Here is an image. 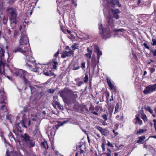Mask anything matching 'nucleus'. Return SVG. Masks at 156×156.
Wrapping results in <instances>:
<instances>
[{
    "mask_svg": "<svg viewBox=\"0 0 156 156\" xmlns=\"http://www.w3.org/2000/svg\"><path fill=\"white\" fill-rule=\"evenodd\" d=\"M28 39L25 33L22 34L20 36L19 41L20 46L13 51L15 52H19L25 55L27 61L26 65L29 67H33L35 62L34 58L31 56V52L29 46L27 44Z\"/></svg>",
    "mask_w": 156,
    "mask_h": 156,
    "instance_id": "nucleus-1",
    "label": "nucleus"
},
{
    "mask_svg": "<svg viewBox=\"0 0 156 156\" xmlns=\"http://www.w3.org/2000/svg\"><path fill=\"white\" fill-rule=\"evenodd\" d=\"M111 10L112 16L109 14L107 16L106 19L109 27H110L111 29H113L114 28V23L113 19V18L117 19H119L120 11L118 9H112Z\"/></svg>",
    "mask_w": 156,
    "mask_h": 156,
    "instance_id": "nucleus-2",
    "label": "nucleus"
},
{
    "mask_svg": "<svg viewBox=\"0 0 156 156\" xmlns=\"http://www.w3.org/2000/svg\"><path fill=\"white\" fill-rule=\"evenodd\" d=\"M9 13V19L11 23L16 24L17 23L16 20L17 13L15 9L12 8H9L8 10Z\"/></svg>",
    "mask_w": 156,
    "mask_h": 156,
    "instance_id": "nucleus-3",
    "label": "nucleus"
},
{
    "mask_svg": "<svg viewBox=\"0 0 156 156\" xmlns=\"http://www.w3.org/2000/svg\"><path fill=\"white\" fill-rule=\"evenodd\" d=\"M5 51L0 47V73L2 74L4 72L5 65L4 59Z\"/></svg>",
    "mask_w": 156,
    "mask_h": 156,
    "instance_id": "nucleus-4",
    "label": "nucleus"
},
{
    "mask_svg": "<svg viewBox=\"0 0 156 156\" xmlns=\"http://www.w3.org/2000/svg\"><path fill=\"white\" fill-rule=\"evenodd\" d=\"M21 139L22 142L24 144L25 143L27 146L31 147L34 146V142L29 140V137L27 134L25 133L23 135H21Z\"/></svg>",
    "mask_w": 156,
    "mask_h": 156,
    "instance_id": "nucleus-5",
    "label": "nucleus"
},
{
    "mask_svg": "<svg viewBox=\"0 0 156 156\" xmlns=\"http://www.w3.org/2000/svg\"><path fill=\"white\" fill-rule=\"evenodd\" d=\"M13 72L14 73V75L16 76H19L26 80L28 77V73L26 71L22 69H16L15 71Z\"/></svg>",
    "mask_w": 156,
    "mask_h": 156,
    "instance_id": "nucleus-6",
    "label": "nucleus"
},
{
    "mask_svg": "<svg viewBox=\"0 0 156 156\" xmlns=\"http://www.w3.org/2000/svg\"><path fill=\"white\" fill-rule=\"evenodd\" d=\"M3 91L0 92V107H1L0 111L2 112H6L7 110L6 105L4 101L5 97Z\"/></svg>",
    "mask_w": 156,
    "mask_h": 156,
    "instance_id": "nucleus-7",
    "label": "nucleus"
},
{
    "mask_svg": "<svg viewBox=\"0 0 156 156\" xmlns=\"http://www.w3.org/2000/svg\"><path fill=\"white\" fill-rule=\"evenodd\" d=\"M107 27L105 28V31L102 33L101 32L100 33L101 37L103 39H106L109 38L111 36V29L113 30V29H111L110 27H109V28L108 24L107 25Z\"/></svg>",
    "mask_w": 156,
    "mask_h": 156,
    "instance_id": "nucleus-8",
    "label": "nucleus"
},
{
    "mask_svg": "<svg viewBox=\"0 0 156 156\" xmlns=\"http://www.w3.org/2000/svg\"><path fill=\"white\" fill-rule=\"evenodd\" d=\"M155 91H156V84H151L146 87L143 92L144 94H151Z\"/></svg>",
    "mask_w": 156,
    "mask_h": 156,
    "instance_id": "nucleus-9",
    "label": "nucleus"
},
{
    "mask_svg": "<svg viewBox=\"0 0 156 156\" xmlns=\"http://www.w3.org/2000/svg\"><path fill=\"white\" fill-rule=\"evenodd\" d=\"M110 2H109L108 0H105L104 1V3H106L105 6L109 7L111 6L112 7L114 8L115 6V4L118 5V6L120 7L121 6V5L120 4L119 1L118 0H110Z\"/></svg>",
    "mask_w": 156,
    "mask_h": 156,
    "instance_id": "nucleus-10",
    "label": "nucleus"
},
{
    "mask_svg": "<svg viewBox=\"0 0 156 156\" xmlns=\"http://www.w3.org/2000/svg\"><path fill=\"white\" fill-rule=\"evenodd\" d=\"M89 109L92 113L96 115L97 116H98V113L99 110V107L98 106H96L94 107V105L91 104L89 108Z\"/></svg>",
    "mask_w": 156,
    "mask_h": 156,
    "instance_id": "nucleus-11",
    "label": "nucleus"
},
{
    "mask_svg": "<svg viewBox=\"0 0 156 156\" xmlns=\"http://www.w3.org/2000/svg\"><path fill=\"white\" fill-rule=\"evenodd\" d=\"M107 82L110 90H112L113 93L115 94L117 92V90L116 87L111 82V80L108 77L106 78Z\"/></svg>",
    "mask_w": 156,
    "mask_h": 156,
    "instance_id": "nucleus-12",
    "label": "nucleus"
},
{
    "mask_svg": "<svg viewBox=\"0 0 156 156\" xmlns=\"http://www.w3.org/2000/svg\"><path fill=\"white\" fill-rule=\"evenodd\" d=\"M73 50H69L68 51L66 50L63 51L62 53L61 57L65 58L67 56H71L73 54Z\"/></svg>",
    "mask_w": 156,
    "mask_h": 156,
    "instance_id": "nucleus-13",
    "label": "nucleus"
},
{
    "mask_svg": "<svg viewBox=\"0 0 156 156\" xmlns=\"http://www.w3.org/2000/svg\"><path fill=\"white\" fill-rule=\"evenodd\" d=\"M91 66L93 67V69H94L96 66V61L95 57L92 56L91 58Z\"/></svg>",
    "mask_w": 156,
    "mask_h": 156,
    "instance_id": "nucleus-14",
    "label": "nucleus"
},
{
    "mask_svg": "<svg viewBox=\"0 0 156 156\" xmlns=\"http://www.w3.org/2000/svg\"><path fill=\"white\" fill-rule=\"evenodd\" d=\"M44 72L45 75L47 76H49L51 74V69L47 67V70L46 69V68L44 69Z\"/></svg>",
    "mask_w": 156,
    "mask_h": 156,
    "instance_id": "nucleus-15",
    "label": "nucleus"
},
{
    "mask_svg": "<svg viewBox=\"0 0 156 156\" xmlns=\"http://www.w3.org/2000/svg\"><path fill=\"white\" fill-rule=\"evenodd\" d=\"M101 133L105 136H107L109 134V131L108 129H104Z\"/></svg>",
    "mask_w": 156,
    "mask_h": 156,
    "instance_id": "nucleus-16",
    "label": "nucleus"
},
{
    "mask_svg": "<svg viewBox=\"0 0 156 156\" xmlns=\"http://www.w3.org/2000/svg\"><path fill=\"white\" fill-rule=\"evenodd\" d=\"M86 150H82L81 149V151L78 152L76 153L75 156H82V154L85 153L86 151Z\"/></svg>",
    "mask_w": 156,
    "mask_h": 156,
    "instance_id": "nucleus-17",
    "label": "nucleus"
},
{
    "mask_svg": "<svg viewBox=\"0 0 156 156\" xmlns=\"http://www.w3.org/2000/svg\"><path fill=\"white\" fill-rule=\"evenodd\" d=\"M99 26V29L100 30V33L101 32V33H102L105 31V29L103 28L102 25L101 23H99L98 24Z\"/></svg>",
    "mask_w": 156,
    "mask_h": 156,
    "instance_id": "nucleus-18",
    "label": "nucleus"
},
{
    "mask_svg": "<svg viewBox=\"0 0 156 156\" xmlns=\"http://www.w3.org/2000/svg\"><path fill=\"white\" fill-rule=\"evenodd\" d=\"M41 146L43 147L45 149H48V145L46 141H45L41 143Z\"/></svg>",
    "mask_w": 156,
    "mask_h": 156,
    "instance_id": "nucleus-19",
    "label": "nucleus"
},
{
    "mask_svg": "<svg viewBox=\"0 0 156 156\" xmlns=\"http://www.w3.org/2000/svg\"><path fill=\"white\" fill-rule=\"evenodd\" d=\"M65 92L64 91H61L60 93V95L62 98L63 100L64 101H66V98L65 97Z\"/></svg>",
    "mask_w": 156,
    "mask_h": 156,
    "instance_id": "nucleus-20",
    "label": "nucleus"
},
{
    "mask_svg": "<svg viewBox=\"0 0 156 156\" xmlns=\"http://www.w3.org/2000/svg\"><path fill=\"white\" fill-rule=\"evenodd\" d=\"M146 129H139V131H137L136 133L137 135H140L143 133L144 132L146 131Z\"/></svg>",
    "mask_w": 156,
    "mask_h": 156,
    "instance_id": "nucleus-21",
    "label": "nucleus"
},
{
    "mask_svg": "<svg viewBox=\"0 0 156 156\" xmlns=\"http://www.w3.org/2000/svg\"><path fill=\"white\" fill-rule=\"evenodd\" d=\"M139 140H138L137 141V143H140L144 140L145 139V136H141L139 137Z\"/></svg>",
    "mask_w": 156,
    "mask_h": 156,
    "instance_id": "nucleus-22",
    "label": "nucleus"
},
{
    "mask_svg": "<svg viewBox=\"0 0 156 156\" xmlns=\"http://www.w3.org/2000/svg\"><path fill=\"white\" fill-rule=\"evenodd\" d=\"M39 64L36 65L35 66L36 69H34V68H32L31 69V70L33 71H34L35 72H37L39 70V69L40 68H37V67H38ZM39 65L40 66V65Z\"/></svg>",
    "mask_w": 156,
    "mask_h": 156,
    "instance_id": "nucleus-23",
    "label": "nucleus"
},
{
    "mask_svg": "<svg viewBox=\"0 0 156 156\" xmlns=\"http://www.w3.org/2000/svg\"><path fill=\"white\" fill-rule=\"evenodd\" d=\"M145 109L146 110L148 111L151 114H152L153 113L152 110L151 109L150 107L149 106H147L145 108Z\"/></svg>",
    "mask_w": 156,
    "mask_h": 156,
    "instance_id": "nucleus-24",
    "label": "nucleus"
},
{
    "mask_svg": "<svg viewBox=\"0 0 156 156\" xmlns=\"http://www.w3.org/2000/svg\"><path fill=\"white\" fill-rule=\"evenodd\" d=\"M53 105H57L58 108H61V105L58 102L56 101H54L53 103Z\"/></svg>",
    "mask_w": 156,
    "mask_h": 156,
    "instance_id": "nucleus-25",
    "label": "nucleus"
},
{
    "mask_svg": "<svg viewBox=\"0 0 156 156\" xmlns=\"http://www.w3.org/2000/svg\"><path fill=\"white\" fill-rule=\"evenodd\" d=\"M94 52L96 53L97 52L100 51V49L99 47L97 45H94Z\"/></svg>",
    "mask_w": 156,
    "mask_h": 156,
    "instance_id": "nucleus-26",
    "label": "nucleus"
},
{
    "mask_svg": "<svg viewBox=\"0 0 156 156\" xmlns=\"http://www.w3.org/2000/svg\"><path fill=\"white\" fill-rule=\"evenodd\" d=\"M123 31H125V30H124L123 29H114V30H113V31L115 32H119V31H121L122 32H123Z\"/></svg>",
    "mask_w": 156,
    "mask_h": 156,
    "instance_id": "nucleus-27",
    "label": "nucleus"
},
{
    "mask_svg": "<svg viewBox=\"0 0 156 156\" xmlns=\"http://www.w3.org/2000/svg\"><path fill=\"white\" fill-rule=\"evenodd\" d=\"M104 93L107 99L108 100L110 95L108 91H105L104 92Z\"/></svg>",
    "mask_w": 156,
    "mask_h": 156,
    "instance_id": "nucleus-28",
    "label": "nucleus"
},
{
    "mask_svg": "<svg viewBox=\"0 0 156 156\" xmlns=\"http://www.w3.org/2000/svg\"><path fill=\"white\" fill-rule=\"evenodd\" d=\"M119 103H117L116 104V106L115 107V111L114 112V114H115L117 111V110L119 108Z\"/></svg>",
    "mask_w": 156,
    "mask_h": 156,
    "instance_id": "nucleus-29",
    "label": "nucleus"
},
{
    "mask_svg": "<svg viewBox=\"0 0 156 156\" xmlns=\"http://www.w3.org/2000/svg\"><path fill=\"white\" fill-rule=\"evenodd\" d=\"M132 55L133 56V57L134 58L136 61H138V57H137V56H136V54L134 53V52H133L132 53Z\"/></svg>",
    "mask_w": 156,
    "mask_h": 156,
    "instance_id": "nucleus-30",
    "label": "nucleus"
},
{
    "mask_svg": "<svg viewBox=\"0 0 156 156\" xmlns=\"http://www.w3.org/2000/svg\"><path fill=\"white\" fill-rule=\"evenodd\" d=\"M90 153H91L92 156H96L97 155L96 152L95 151H93L91 150Z\"/></svg>",
    "mask_w": 156,
    "mask_h": 156,
    "instance_id": "nucleus-31",
    "label": "nucleus"
},
{
    "mask_svg": "<svg viewBox=\"0 0 156 156\" xmlns=\"http://www.w3.org/2000/svg\"><path fill=\"white\" fill-rule=\"evenodd\" d=\"M152 43H151V45L153 46L156 45V40L155 39L153 38L152 39Z\"/></svg>",
    "mask_w": 156,
    "mask_h": 156,
    "instance_id": "nucleus-32",
    "label": "nucleus"
},
{
    "mask_svg": "<svg viewBox=\"0 0 156 156\" xmlns=\"http://www.w3.org/2000/svg\"><path fill=\"white\" fill-rule=\"evenodd\" d=\"M58 64V62H54L53 63V68L54 69H56L57 66L56 65Z\"/></svg>",
    "mask_w": 156,
    "mask_h": 156,
    "instance_id": "nucleus-33",
    "label": "nucleus"
},
{
    "mask_svg": "<svg viewBox=\"0 0 156 156\" xmlns=\"http://www.w3.org/2000/svg\"><path fill=\"white\" fill-rule=\"evenodd\" d=\"M96 129L98 130L101 133L102 132L103 129H104L102 127L100 126H98L96 127Z\"/></svg>",
    "mask_w": 156,
    "mask_h": 156,
    "instance_id": "nucleus-34",
    "label": "nucleus"
},
{
    "mask_svg": "<svg viewBox=\"0 0 156 156\" xmlns=\"http://www.w3.org/2000/svg\"><path fill=\"white\" fill-rule=\"evenodd\" d=\"M92 54V51L91 50H89L88 48V58H90L91 57V55Z\"/></svg>",
    "mask_w": 156,
    "mask_h": 156,
    "instance_id": "nucleus-35",
    "label": "nucleus"
},
{
    "mask_svg": "<svg viewBox=\"0 0 156 156\" xmlns=\"http://www.w3.org/2000/svg\"><path fill=\"white\" fill-rule=\"evenodd\" d=\"M143 45L148 50L150 49V47L148 45L147 43H144L143 44Z\"/></svg>",
    "mask_w": 156,
    "mask_h": 156,
    "instance_id": "nucleus-36",
    "label": "nucleus"
},
{
    "mask_svg": "<svg viewBox=\"0 0 156 156\" xmlns=\"http://www.w3.org/2000/svg\"><path fill=\"white\" fill-rule=\"evenodd\" d=\"M84 81L85 83H87L88 81V76L87 73L86 74V76L84 79Z\"/></svg>",
    "mask_w": 156,
    "mask_h": 156,
    "instance_id": "nucleus-37",
    "label": "nucleus"
},
{
    "mask_svg": "<svg viewBox=\"0 0 156 156\" xmlns=\"http://www.w3.org/2000/svg\"><path fill=\"white\" fill-rule=\"evenodd\" d=\"M142 119L144 121L147 120V118L145 115H143Z\"/></svg>",
    "mask_w": 156,
    "mask_h": 156,
    "instance_id": "nucleus-38",
    "label": "nucleus"
},
{
    "mask_svg": "<svg viewBox=\"0 0 156 156\" xmlns=\"http://www.w3.org/2000/svg\"><path fill=\"white\" fill-rule=\"evenodd\" d=\"M78 46L76 44H75L72 46V48L73 49L77 48Z\"/></svg>",
    "mask_w": 156,
    "mask_h": 156,
    "instance_id": "nucleus-39",
    "label": "nucleus"
},
{
    "mask_svg": "<svg viewBox=\"0 0 156 156\" xmlns=\"http://www.w3.org/2000/svg\"><path fill=\"white\" fill-rule=\"evenodd\" d=\"M102 118L104 119L105 121L107 120V117L106 115L104 114L102 115Z\"/></svg>",
    "mask_w": 156,
    "mask_h": 156,
    "instance_id": "nucleus-40",
    "label": "nucleus"
},
{
    "mask_svg": "<svg viewBox=\"0 0 156 156\" xmlns=\"http://www.w3.org/2000/svg\"><path fill=\"white\" fill-rule=\"evenodd\" d=\"M107 145L109 147L113 148L114 147V146L113 144H112L110 142H108Z\"/></svg>",
    "mask_w": 156,
    "mask_h": 156,
    "instance_id": "nucleus-41",
    "label": "nucleus"
},
{
    "mask_svg": "<svg viewBox=\"0 0 156 156\" xmlns=\"http://www.w3.org/2000/svg\"><path fill=\"white\" fill-rule=\"evenodd\" d=\"M33 115H31V118H29L30 119H31L33 121H35V119H36V118L37 117V116L36 115H35L34 117H33Z\"/></svg>",
    "mask_w": 156,
    "mask_h": 156,
    "instance_id": "nucleus-42",
    "label": "nucleus"
},
{
    "mask_svg": "<svg viewBox=\"0 0 156 156\" xmlns=\"http://www.w3.org/2000/svg\"><path fill=\"white\" fill-rule=\"evenodd\" d=\"M152 52L153 53V56H156V50H153L152 51Z\"/></svg>",
    "mask_w": 156,
    "mask_h": 156,
    "instance_id": "nucleus-43",
    "label": "nucleus"
},
{
    "mask_svg": "<svg viewBox=\"0 0 156 156\" xmlns=\"http://www.w3.org/2000/svg\"><path fill=\"white\" fill-rule=\"evenodd\" d=\"M97 55L98 56H101L102 55V53L101 51H100L96 52Z\"/></svg>",
    "mask_w": 156,
    "mask_h": 156,
    "instance_id": "nucleus-44",
    "label": "nucleus"
},
{
    "mask_svg": "<svg viewBox=\"0 0 156 156\" xmlns=\"http://www.w3.org/2000/svg\"><path fill=\"white\" fill-rule=\"evenodd\" d=\"M85 62H82L81 64V67L83 69H84L85 68Z\"/></svg>",
    "mask_w": 156,
    "mask_h": 156,
    "instance_id": "nucleus-45",
    "label": "nucleus"
},
{
    "mask_svg": "<svg viewBox=\"0 0 156 156\" xmlns=\"http://www.w3.org/2000/svg\"><path fill=\"white\" fill-rule=\"evenodd\" d=\"M18 32L17 31L15 30L14 33V37H16L18 35Z\"/></svg>",
    "mask_w": 156,
    "mask_h": 156,
    "instance_id": "nucleus-46",
    "label": "nucleus"
},
{
    "mask_svg": "<svg viewBox=\"0 0 156 156\" xmlns=\"http://www.w3.org/2000/svg\"><path fill=\"white\" fill-rule=\"evenodd\" d=\"M153 121L154 122V128H155V131L156 132V119H154V120H153Z\"/></svg>",
    "mask_w": 156,
    "mask_h": 156,
    "instance_id": "nucleus-47",
    "label": "nucleus"
},
{
    "mask_svg": "<svg viewBox=\"0 0 156 156\" xmlns=\"http://www.w3.org/2000/svg\"><path fill=\"white\" fill-rule=\"evenodd\" d=\"M150 70L151 73H153L155 71V69L154 68H150Z\"/></svg>",
    "mask_w": 156,
    "mask_h": 156,
    "instance_id": "nucleus-48",
    "label": "nucleus"
},
{
    "mask_svg": "<svg viewBox=\"0 0 156 156\" xmlns=\"http://www.w3.org/2000/svg\"><path fill=\"white\" fill-rule=\"evenodd\" d=\"M103 154H105V156H111V154L110 153H103Z\"/></svg>",
    "mask_w": 156,
    "mask_h": 156,
    "instance_id": "nucleus-49",
    "label": "nucleus"
},
{
    "mask_svg": "<svg viewBox=\"0 0 156 156\" xmlns=\"http://www.w3.org/2000/svg\"><path fill=\"white\" fill-rule=\"evenodd\" d=\"M137 122L140 124V125H141L142 124V121L140 120V119L138 120L137 121Z\"/></svg>",
    "mask_w": 156,
    "mask_h": 156,
    "instance_id": "nucleus-50",
    "label": "nucleus"
},
{
    "mask_svg": "<svg viewBox=\"0 0 156 156\" xmlns=\"http://www.w3.org/2000/svg\"><path fill=\"white\" fill-rule=\"evenodd\" d=\"M59 54V51H58L57 52H56L55 54L54 55V57L56 58L58 55Z\"/></svg>",
    "mask_w": 156,
    "mask_h": 156,
    "instance_id": "nucleus-51",
    "label": "nucleus"
},
{
    "mask_svg": "<svg viewBox=\"0 0 156 156\" xmlns=\"http://www.w3.org/2000/svg\"><path fill=\"white\" fill-rule=\"evenodd\" d=\"M49 92L50 93H52L55 91V90L54 89H49Z\"/></svg>",
    "mask_w": 156,
    "mask_h": 156,
    "instance_id": "nucleus-52",
    "label": "nucleus"
},
{
    "mask_svg": "<svg viewBox=\"0 0 156 156\" xmlns=\"http://www.w3.org/2000/svg\"><path fill=\"white\" fill-rule=\"evenodd\" d=\"M55 132L54 130H51V136H53L55 134Z\"/></svg>",
    "mask_w": 156,
    "mask_h": 156,
    "instance_id": "nucleus-53",
    "label": "nucleus"
},
{
    "mask_svg": "<svg viewBox=\"0 0 156 156\" xmlns=\"http://www.w3.org/2000/svg\"><path fill=\"white\" fill-rule=\"evenodd\" d=\"M72 3L73 4H74L75 6H77V4L76 3V1H73L72 2Z\"/></svg>",
    "mask_w": 156,
    "mask_h": 156,
    "instance_id": "nucleus-54",
    "label": "nucleus"
},
{
    "mask_svg": "<svg viewBox=\"0 0 156 156\" xmlns=\"http://www.w3.org/2000/svg\"><path fill=\"white\" fill-rule=\"evenodd\" d=\"M89 85L90 88L91 87V79L90 78L89 80Z\"/></svg>",
    "mask_w": 156,
    "mask_h": 156,
    "instance_id": "nucleus-55",
    "label": "nucleus"
},
{
    "mask_svg": "<svg viewBox=\"0 0 156 156\" xmlns=\"http://www.w3.org/2000/svg\"><path fill=\"white\" fill-rule=\"evenodd\" d=\"M114 100L113 98V94H112V96H111V99H110L109 100V101H113Z\"/></svg>",
    "mask_w": 156,
    "mask_h": 156,
    "instance_id": "nucleus-56",
    "label": "nucleus"
},
{
    "mask_svg": "<svg viewBox=\"0 0 156 156\" xmlns=\"http://www.w3.org/2000/svg\"><path fill=\"white\" fill-rule=\"evenodd\" d=\"M112 131L115 134V136H116L118 134V133L117 132H115V130H112Z\"/></svg>",
    "mask_w": 156,
    "mask_h": 156,
    "instance_id": "nucleus-57",
    "label": "nucleus"
},
{
    "mask_svg": "<svg viewBox=\"0 0 156 156\" xmlns=\"http://www.w3.org/2000/svg\"><path fill=\"white\" fill-rule=\"evenodd\" d=\"M120 117V116L119 115H117L116 117H115V118L117 119L118 120H119V119Z\"/></svg>",
    "mask_w": 156,
    "mask_h": 156,
    "instance_id": "nucleus-58",
    "label": "nucleus"
},
{
    "mask_svg": "<svg viewBox=\"0 0 156 156\" xmlns=\"http://www.w3.org/2000/svg\"><path fill=\"white\" fill-rule=\"evenodd\" d=\"M141 2L140 0H138L137 4L138 5Z\"/></svg>",
    "mask_w": 156,
    "mask_h": 156,
    "instance_id": "nucleus-59",
    "label": "nucleus"
},
{
    "mask_svg": "<svg viewBox=\"0 0 156 156\" xmlns=\"http://www.w3.org/2000/svg\"><path fill=\"white\" fill-rule=\"evenodd\" d=\"M101 146L102 148H105V145L104 143L102 144Z\"/></svg>",
    "mask_w": 156,
    "mask_h": 156,
    "instance_id": "nucleus-60",
    "label": "nucleus"
},
{
    "mask_svg": "<svg viewBox=\"0 0 156 156\" xmlns=\"http://www.w3.org/2000/svg\"><path fill=\"white\" fill-rule=\"evenodd\" d=\"M136 121H137L138 120H139L140 119L139 117L138 116H136Z\"/></svg>",
    "mask_w": 156,
    "mask_h": 156,
    "instance_id": "nucleus-61",
    "label": "nucleus"
},
{
    "mask_svg": "<svg viewBox=\"0 0 156 156\" xmlns=\"http://www.w3.org/2000/svg\"><path fill=\"white\" fill-rule=\"evenodd\" d=\"M66 49H68V50H70V49L69 48V47L68 46H66Z\"/></svg>",
    "mask_w": 156,
    "mask_h": 156,
    "instance_id": "nucleus-62",
    "label": "nucleus"
},
{
    "mask_svg": "<svg viewBox=\"0 0 156 156\" xmlns=\"http://www.w3.org/2000/svg\"><path fill=\"white\" fill-rule=\"evenodd\" d=\"M118 156V153L116 152H115L114 153V156Z\"/></svg>",
    "mask_w": 156,
    "mask_h": 156,
    "instance_id": "nucleus-63",
    "label": "nucleus"
},
{
    "mask_svg": "<svg viewBox=\"0 0 156 156\" xmlns=\"http://www.w3.org/2000/svg\"><path fill=\"white\" fill-rule=\"evenodd\" d=\"M151 137L156 139V135L151 136Z\"/></svg>",
    "mask_w": 156,
    "mask_h": 156,
    "instance_id": "nucleus-64",
    "label": "nucleus"
}]
</instances>
